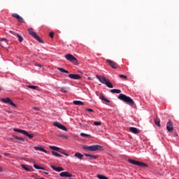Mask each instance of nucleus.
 <instances>
[{
	"mask_svg": "<svg viewBox=\"0 0 179 179\" xmlns=\"http://www.w3.org/2000/svg\"><path fill=\"white\" fill-rule=\"evenodd\" d=\"M60 177H68V178H71L72 177V173L68 172V171H64V172H62L59 173Z\"/></svg>",
	"mask_w": 179,
	"mask_h": 179,
	"instance_id": "nucleus-16",
	"label": "nucleus"
},
{
	"mask_svg": "<svg viewBox=\"0 0 179 179\" xmlns=\"http://www.w3.org/2000/svg\"><path fill=\"white\" fill-rule=\"evenodd\" d=\"M27 87H29V89H32L33 90H36V89H37V86L36 85H27Z\"/></svg>",
	"mask_w": 179,
	"mask_h": 179,
	"instance_id": "nucleus-33",
	"label": "nucleus"
},
{
	"mask_svg": "<svg viewBox=\"0 0 179 179\" xmlns=\"http://www.w3.org/2000/svg\"><path fill=\"white\" fill-rule=\"evenodd\" d=\"M86 110L89 111L90 113H94V110H93L92 109H90V108H87Z\"/></svg>",
	"mask_w": 179,
	"mask_h": 179,
	"instance_id": "nucleus-42",
	"label": "nucleus"
},
{
	"mask_svg": "<svg viewBox=\"0 0 179 179\" xmlns=\"http://www.w3.org/2000/svg\"><path fill=\"white\" fill-rule=\"evenodd\" d=\"M1 101L5 103L6 104H10V106H13V107H15V108H17V105L13 103V101H12V99L10 98H3L1 99Z\"/></svg>",
	"mask_w": 179,
	"mask_h": 179,
	"instance_id": "nucleus-8",
	"label": "nucleus"
},
{
	"mask_svg": "<svg viewBox=\"0 0 179 179\" xmlns=\"http://www.w3.org/2000/svg\"><path fill=\"white\" fill-rule=\"evenodd\" d=\"M166 129L169 132H171L174 129V127H173V122L170 120L166 124Z\"/></svg>",
	"mask_w": 179,
	"mask_h": 179,
	"instance_id": "nucleus-13",
	"label": "nucleus"
},
{
	"mask_svg": "<svg viewBox=\"0 0 179 179\" xmlns=\"http://www.w3.org/2000/svg\"><path fill=\"white\" fill-rule=\"evenodd\" d=\"M155 125H157V127H161L159 119H155Z\"/></svg>",
	"mask_w": 179,
	"mask_h": 179,
	"instance_id": "nucleus-31",
	"label": "nucleus"
},
{
	"mask_svg": "<svg viewBox=\"0 0 179 179\" xmlns=\"http://www.w3.org/2000/svg\"><path fill=\"white\" fill-rule=\"evenodd\" d=\"M3 156H7L8 157H10V153L4 152L3 153Z\"/></svg>",
	"mask_w": 179,
	"mask_h": 179,
	"instance_id": "nucleus-39",
	"label": "nucleus"
},
{
	"mask_svg": "<svg viewBox=\"0 0 179 179\" xmlns=\"http://www.w3.org/2000/svg\"><path fill=\"white\" fill-rule=\"evenodd\" d=\"M99 99L103 101H106V103H110V100L107 99V98H106L103 94L99 96Z\"/></svg>",
	"mask_w": 179,
	"mask_h": 179,
	"instance_id": "nucleus-22",
	"label": "nucleus"
},
{
	"mask_svg": "<svg viewBox=\"0 0 179 179\" xmlns=\"http://www.w3.org/2000/svg\"><path fill=\"white\" fill-rule=\"evenodd\" d=\"M94 125H96V126L101 125V122H94Z\"/></svg>",
	"mask_w": 179,
	"mask_h": 179,
	"instance_id": "nucleus-38",
	"label": "nucleus"
},
{
	"mask_svg": "<svg viewBox=\"0 0 179 179\" xmlns=\"http://www.w3.org/2000/svg\"><path fill=\"white\" fill-rule=\"evenodd\" d=\"M130 132H132V134H139L140 131L136 129V127H130L129 128Z\"/></svg>",
	"mask_w": 179,
	"mask_h": 179,
	"instance_id": "nucleus-20",
	"label": "nucleus"
},
{
	"mask_svg": "<svg viewBox=\"0 0 179 179\" xmlns=\"http://www.w3.org/2000/svg\"><path fill=\"white\" fill-rule=\"evenodd\" d=\"M96 78L99 80V82H101V83H102L103 85H106L107 87H109L110 89H113V87H114V85H113V83L110 82V80L106 78V77L101 76L99 75H96Z\"/></svg>",
	"mask_w": 179,
	"mask_h": 179,
	"instance_id": "nucleus-2",
	"label": "nucleus"
},
{
	"mask_svg": "<svg viewBox=\"0 0 179 179\" xmlns=\"http://www.w3.org/2000/svg\"><path fill=\"white\" fill-rule=\"evenodd\" d=\"M83 149L84 150H88L89 152H97V150H103V147L99 145H83Z\"/></svg>",
	"mask_w": 179,
	"mask_h": 179,
	"instance_id": "nucleus-3",
	"label": "nucleus"
},
{
	"mask_svg": "<svg viewBox=\"0 0 179 179\" xmlns=\"http://www.w3.org/2000/svg\"><path fill=\"white\" fill-rule=\"evenodd\" d=\"M50 149H51L52 150H57V152H59V150H61V148L55 146H50Z\"/></svg>",
	"mask_w": 179,
	"mask_h": 179,
	"instance_id": "nucleus-30",
	"label": "nucleus"
},
{
	"mask_svg": "<svg viewBox=\"0 0 179 179\" xmlns=\"http://www.w3.org/2000/svg\"><path fill=\"white\" fill-rule=\"evenodd\" d=\"M1 157H2V156H1V155H0V158H1Z\"/></svg>",
	"mask_w": 179,
	"mask_h": 179,
	"instance_id": "nucleus-52",
	"label": "nucleus"
},
{
	"mask_svg": "<svg viewBox=\"0 0 179 179\" xmlns=\"http://www.w3.org/2000/svg\"><path fill=\"white\" fill-rule=\"evenodd\" d=\"M57 70L59 71L60 72H62L63 73H69V71H68V70H65L61 67H58Z\"/></svg>",
	"mask_w": 179,
	"mask_h": 179,
	"instance_id": "nucleus-26",
	"label": "nucleus"
},
{
	"mask_svg": "<svg viewBox=\"0 0 179 179\" xmlns=\"http://www.w3.org/2000/svg\"><path fill=\"white\" fill-rule=\"evenodd\" d=\"M52 155L53 156H56V157H62V155H61L60 154H59L58 152H56L55 151H52Z\"/></svg>",
	"mask_w": 179,
	"mask_h": 179,
	"instance_id": "nucleus-29",
	"label": "nucleus"
},
{
	"mask_svg": "<svg viewBox=\"0 0 179 179\" xmlns=\"http://www.w3.org/2000/svg\"><path fill=\"white\" fill-rule=\"evenodd\" d=\"M0 171H2V168L1 167H0Z\"/></svg>",
	"mask_w": 179,
	"mask_h": 179,
	"instance_id": "nucleus-47",
	"label": "nucleus"
},
{
	"mask_svg": "<svg viewBox=\"0 0 179 179\" xmlns=\"http://www.w3.org/2000/svg\"><path fill=\"white\" fill-rule=\"evenodd\" d=\"M69 78H70V79H73L74 80H78V79H82V77H80L79 74H69Z\"/></svg>",
	"mask_w": 179,
	"mask_h": 179,
	"instance_id": "nucleus-15",
	"label": "nucleus"
},
{
	"mask_svg": "<svg viewBox=\"0 0 179 179\" xmlns=\"http://www.w3.org/2000/svg\"><path fill=\"white\" fill-rule=\"evenodd\" d=\"M21 167H22L25 171H31V166H27L26 164H22Z\"/></svg>",
	"mask_w": 179,
	"mask_h": 179,
	"instance_id": "nucleus-19",
	"label": "nucleus"
},
{
	"mask_svg": "<svg viewBox=\"0 0 179 179\" xmlns=\"http://www.w3.org/2000/svg\"><path fill=\"white\" fill-rule=\"evenodd\" d=\"M34 169H36V170H45V169L44 167H41L36 164H34Z\"/></svg>",
	"mask_w": 179,
	"mask_h": 179,
	"instance_id": "nucleus-25",
	"label": "nucleus"
},
{
	"mask_svg": "<svg viewBox=\"0 0 179 179\" xmlns=\"http://www.w3.org/2000/svg\"><path fill=\"white\" fill-rule=\"evenodd\" d=\"M73 104H75V106H83L85 104L81 101H73Z\"/></svg>",
	"mask_w": 179,
	"mask_h": 179,
	"instance_id": "nucleus-24",
	"label": "nucleus"
},
{
	"mask_svg": "<svg viewBox=\"0 0 179 179\" xmlns=\"http://www.w3.org/2000/svg\"><path fill=\"white\" fill-rule=\"evenodd\" d=\"M50 167H51V169H52V170H55V171H57V173L64 171V168H62V167H56L54 165H51Z\"/></svg>",
	"mask_w": 179,
	"mask_h": 179,
	"instance_id": "nucleus-17",
	"label": "nucleus"
},
{
	"mask_svg": "<svg viewBox=\"0 0 179 179\" xmlns=\"http://www.w3.org/2000/svg\"><path fill=\"white\" fill-rule=\"evenodd\" d=\"M118 99H119V100L124 101L127 104H129V106H134V104H135V102H134V100L131 97H129L124 94H120L118 96Z\"/></svg>",
	"mask_w": 179,
	"mask_h": 179,
	"instance_id": "nucleus-1",
	"label": "nucleus"
},
{
	"mask_svg": "<svg viewBox=\"0 0 179 179\" xmlns=\"http://www.w3.org/2000/svg\"><path fill=\"white\" fill-rule=\"evenodd\" d=\"M35 150H40V152H44V153H47V150L41 147H34Z\"/></svg>",
	"mask_w": 179,
	"mask_h": 179,
	"instance_id": "nucleus-23",
	"label": "nucleus"
},
{
	"mask_svg": "<svg viewBox=\"0 0 179 179\" xmlns=\"http://www.w3.org/2000/svg\"><path fill=\"white\" fill-rule=\"evenodd\" d=\"M85 155V156H86L87 157H91V156H92V155H90V154H86V153H85L84 154Z\"/></svg>",
	"mask_w": 179,
	"mask_h": 179,
	"instance_id": "nucleus-43",
	"label": "nucleus"
},
{
	"mask_svg": "<svg viewBox=\"0 0 179 179\" xmlns=\"http://www.w3.org/2000/svg\"><path fill=\"white\" fill-rule=\"evenodd\" d=\"M12 17H15V19L17 20L20 23H24V20L23 17H20V15H19L17 13H13Z\"/></svg>",
	"mask_w": 179,
	"mask_h": 179,
	"instance_id": "nucleus-12",
	"label": "nucleus"
},
{
	"mask_svg": "<svg viewBox=\"0 0 179 179\" xmlns=\"http://www.w3.org/2000/svg\"><path fill=\"white\" fill-rule=\"evenodd\" d=\"M110 93H116L117 94H120V93H121V90H117V89L110 90Z\"/></svg>",
	"mask_w": 179,
	"mask_h": 179,
	"instance_id": "nucleus-27",
	"label": "nucleus"
},
{
	"mask_svg": "<svg viewBox=\"0 0 179 179\" xmlns=\"http://www.w3.org/2000/svg\"><path fill=\"white\" fill-rule=\"evenodd\" d=\"M35 65L36 66H39V68H41V64L36 63Z\"/></svg>",
	"mask_w": 179,
	"mask_h": 179,
	"instance_id": "nucleus-45",
	"label": "nucleus"
},
{
	"mask_svg": "<svg viewBox=\"0 0 179 179\" xmlns=\"http://www.w3.org/2000/svg\"><path fill=\"white\" fill-rule=\"evenodd\" d=\"M96 177H97V178H99V179H109V178H108V177H106V176L100 175V174L96 175Z\"/></svg>",
	"mask_w": 179,
	"mask_h": 179,
	"instance_id": "nucleus-28",
	"label": "nucleus"
},
{
	"mask_svg": "<svg viewBox=\"0 0 179 179\" xmlns=\"http://www.w3.org/2000/svg\"><path fill=\"white\" fill-rule=\"evenodd\" d=\"M88 79H91L90 77H89Z\"/></svg>",
	"mask_w": 179,
	"mask_h": 179,
	"instance_id": "nucleus-50",
	"label": "nucleus"
},
{
	"mask_svg": "<svg viewBox=\"0 0 179 179\" xmlns=\"http://www.w3.org/2000/svg\"><path fill=\"white\" fill-rule=\"evenodd\" d=\"M80 136H82L83 138H90V135L86 134L85 133H81Z\"/></svg>",
	"mask_w": 179,
	"mask_h": 179,
	"instance_id": "nucleus-32",
	"label": "nucleus"
},
{
	"mask_svg": "<svg viewBox=\"0 0 179 179\" xmlns=\"http://www.w3.org/2000/svg\"><path fill=\"white\" fill-rule=\"evenodd\" d=\"M36 179H44V178H36Z\"/></svg>",
	"mask_w": 179,
	"mask_h": 179,
	"instance_id": "nucleus-48",
	"label": "nucleus"
},
{
	"mask_svg": "<svg viewBox=\"0 0 179 179\" xmlns=\"http://www.w3.org/2000/svg\"><path fill=\"white\" fill-rule=\"evenodd\" d=\"M173 136H178V135L177 134V132H176V131H174V132L173 133Z\"/></svg>",
	"mask_w": 179,
	"mask_h": 179,
	"instance_id": "nucleus-44",
	"label": "nucleus"
},
{
	"mask_svg": "<svg viewBox=\"0 0 179 179\" xmlns=\"http://www.w3.org/2000/svg\"><path fill=\"white\" fill-rule=\"evenodd\" d=\"M128 162L129 163H131V164H134V166H138V167H142V169H146L148 167V164H145L143 162H141L131 159H129Z\"/></svg>",
	"mask_w": 179,
	"mask_h": 179,
	"instance_id": "nucleus-4",
	"label": "nucleus"
},
{
	"mask_svg": "<svg viewBox=\"0 0 179 179\" xmlns=\"http://www.w3.org/2000/svg\"><path fill=\"white\" fill-rule=\"evenodd\" d=\"M1 90H2V89H1V87H0V92H1Z\"/></svg>",
	"mask_w": 179,
	"mask_h": 179,
	"instance_id": "nucleus-49",
	"label": "nucleus"
},
{
	"mask_svg": "<svg viewBox=\"0 0 179 179\" xmlns=\"http://www.w3.org/2000/svg\"><path fill=\"white\" fill-rule=\"evenodd\" d=\"M18 143H22L21 142H18Z\"/></svg>",
	"mask_w": 179,
	"mask_h": 179,
	"instance_id": "nucleus-51",
	"label": "nucleus"
},
{
	"mask_svg": "<svg viewBox=\"0 0 179 179\" xmlns=\"http://www.w3.org/2000/svg\"><path fill=\"white\" fill-rule=\"evenodd\" d=\"M33 108L35 111H40V108L38 107H34Z\"/></svg>",
	"mask_w": 179,
	"mask_h": 179,
	"instance_id": "nucleus-41",
	"label": "nucleus"
},
{
	"mask_svg": "<svg viewBox=\"0 0 179 179\" xmlns=\"http://www.w3.org/2000/svg\"><path fill=\"white\" fill-rule=\"evenodd\" d=\"M53 125L54 127H57V128H59V129H62V131H68V129L65 126L62 125L61 123L58 122H55L53 123Z\"/></svg>",
	"mask_w": 179,
	"mask_h": 179,
	"instance_id": "nucleus-9",
	"label": "nucleus"
},
{
	"mask_svg": "<svg viewBox=\"0 0 179 179\" xmlns=\"http://www.w3.org/2000/svg\"><path fill=\"white\" fill-rule=\"evenodd\" d=\"M10 31V33H11V34H13L14 36H15L16 37L18 38V41L20 43H22V41H23V37L21 35H20L19 34H17L13 31Z\"/></svg>",
	"mask_w": 179,
	"mask_h": 179,
	"instance_id": "nucleus-14",
	"label": "nucleus"
},
{
	"mask_svg": "<svg viewBox=\"0 0 179 179\" xmlns=\"http://www.w3.org/2000/svg\"><path fill=\"white\" fill-rule=\"evenodd\" d=\"M5 44H8V40L5 38H2L0 40V45L1 47L3 48L5 47Z\"/></svg>",
	"mask_w": 179,
	"mask_h": 179,
	"instance_id": "nucleus-18",
	"label": "nucleus"
},
{
	"mask_svg": "<svg viewBox=\"0 0 179 179\" xmlns=\"http://www.w3.org/2000/svg\"><path fill=\"white\" fill-rule=\"evenodd\" d=\"M16 140L21 141L22 142H24V138H23L22 137H19L17 136H13V138L8 139V141H11L12 142H14L15 143L19 142Z\"/></svg>",
	"mask_w": 179,
	"mask_h": 179,
	"instance_id": "nucleus-10",
	"label": "nucleus"
},
{
	"mask_svg": "<svg viewBox=\"0 0 179 179\" xmlns=\"http://www.w3.org/2000/svg\"><path fill=\"white\" fill-rule=\"evenodd\" d=\"M50 37L52 38L54 37V32H50Z\"/></svg>",
	"mask_w": 179,
	"mask_h": 179,
	"instance_id": "nucleus-40",
	"label": "nucleus"
},
{
	"mask_svg": "<svg viewBox=\"0 0 179 179\" xmlns=\"http://www.w3.org/2000/svg\"><path fill=\"white\" fill-rule=\"evenodd\" d=\"M58 152L59 153H62V155H64L65 156H69V155H68V153H65V152H64V150H59V151H58Z\"/></svg>",
	"mask_w": 179,
	"mask_h": 179,
	"instance_id": "nucleus-34",
	"label": "nucleus"
},
{
	"mask_svg": "<svg viewBox=\"0 0 179 179\" xmlns=\"http://www.w3.org/2000/svg\"><path fill=\"white\" fill-rule=\"evenodd\" d=\"M106 62L110 65L113 69H117L118 68V65L115 62H113L112 60L107 59Z\"/></svg>",
	"mask_w": 179,
	"mask_h": 179,
	"instance_id": "nucleus-11",
	"label": "nucleus"
},
{
	"mask_svg": "<svg viewBox=\"0 0 179 179\" xmlns=\"http://www.w3.org/2000/svg\"><path fill=\"white\" fill-rule=\"evenodd\" d=\"M13 131L15 132H19L20 134H22L23 135H25V136L29 138V139H33L34 138V135L29 134V132H27V131L26 130L14 128Z\"/></svg>",
	"mask_w": 179,
	"mask_h": 179,
	"instance_id": "nucleus-6",
	"label": "nucleus"
},
{
	"mask_svg": "<svg viewBox=\"0 0 179 179\" xmlns=\"http://www.w3.org/2000/svg\"><path fill=\"white\" fill-rule=\"evenodd\" d=\"M60 92H62V93H66V90H65V87H61Z\"/></svg>",
	"mask_w": 179,
	"mask_h": 179,
	"instance_id": "nucleus-36",
	"label": "nucleus"
},
{
	"mask_svg": "<svg viewBox=\"0 0 179 179\" xmlns=\"http://www.w3.org/2000/svg\"><path fill=\"white\" fill-rule=\"evenodd\" d=\"M43 174H46V175H48V172H45H45L43 173Z\"/></svg>",
	"mask_w": 179,
	"mask_h": 179,
	"instance_id": "nucleus-46",
	"label": "nucleus"
},
{
	"mask_svg": "<svg viewBox=\"0 0 179 179\" xmlns=\"http://www.w3.org/2000/svg\"><path fill=\"white\" fill-rule=\"evenodd\" d=\"M28 33L30 34V36H33L35 40L38 41V43H43L44 41L40 38L38 35H37V33H36L34 31H33V28L28 29Z\"/></svg>",
	"mask_w": 179,
	"mask_h": 179,
	"instance_id": "nucleus-5",
	"label": "nucleus"
},
{
	"mask_svg": "<svg viewBox=\"0 0 179 179\" xmlns=\"http://www.w3.org/2000/svg\"><path fill=\"white\" fill-rule=\"evenodd\" d=\"M99 157L97 156V155H91V157L90 158V160H92V159H97Z\"/></svg>",
	"mask_w": 179,
	"mask_h": 179,
	"instance_id": "nucleus-37",
	"label": "nucleus"
},
{
	"mask_svg": "<svg viewBox=\"0 0 179 179\" xmlns=\"http://www.w3.org/2000/svg\"><path fill=\"white\" fill-rule=\"evenodd\" d=\"M119 78H121L122 79H127L128 77H127V76L120 74Z\"/></svg>",
	"mask_w": 179,
	"mask_h": 179,
	"instance_id": "nucleus-35",
	"label": "nucleus"
},
{
	"mask_svg": "<svg viewBox=\"0 0 179 179\" xmlns=\"http://www.w3.org/2000/svg\"><path fill=\"white\" fill-rule=\"evenodd\" d=\"M74 157H76L77 159H79L80 160H82V159H83V155L81 154L80 152L75 153Z\"/></svg>",
	"mask_w": 179,
	"mask_h": 179,
	"instance_id": "nucleus-21",
	"label": "nucleus"
},
{
	"mask_svg": "<svg viewBox=\"0 0 179 179\" xmlns=\"http://www.w3.org/2000/svg\"><path fill=\"white\" fill-rule=\"evenodd\" d=\"M65 58L67 61H70V62H73V64H75V65H78V64H79L78 59L74 57V56L71 54L66 55Z\"/></svg>",
	"mask_w": 179,
	"mask_h": 179,
	"instance_id": "nucleus-7",
	"label": "nucleus"
}]
</instances>
